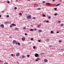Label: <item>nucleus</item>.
<instances>
[{
    "mask_svg": "<svg viewBox=\"0 0 64 64\" xmlns=\"http://www.w3.org/2000/svg\"><path fill=\"white\" fill-rule=\"evenodd\" d=\"M33 19H35V18L34 17L33 18Z\"/></svg>",
    "mask_w": 64,
    "mask_h": 64,
    "instance_id": "obj_40",
    "label": "nucleus"
},
{
    "mask_svg": "<svg viewBox=\"0 0 64 64\" xmlns=\"http://www.w3.org/2000/svg\"><path fill=\"white\" fill-rule=\"evenodd\" d=\"M58 23H61V22H60V21H58Z\"/></svg>",
    "mask_w": 64,
    "mask_h": 64,
    "instance_id": "obj_26",
    "label": "nucleus"
},
{
    "mask_svg": "<svg viewBox=\"0 0 64 64\" xmlns=\"http://www.w3.org/2000/svg\"><path fill=\"white\" fill-rule=\"evenodd\" d=\"M18 44V43H16V44Z\"/></svg>",
    "mask_w": 64,
    "mask_h": 64,
    "instance_id": "obj_48",
    "label": "nucleus"
},
{
    "mask_svg": "<svg viewBox=\"0 0 64 64\" xmlns=\"http://www.w3.org/2000/svg\"><path fill=\"white\" fill-rule=\"evenodd\" d=\"M54 10H57V8H54Z\"/></svg>",
    "mask_w": 64,
    "mask_h": 64,
    "instance_id": "obj_33",
    "label": "nucleus"
},
{
    "mask_svg": "<svg viewBox=\"0 0 64 64\" xmlns=\"http://www.w3.org/2000/svg\"><path fill=\"white\" fill-rule=\"evenodd\" d=\"M48 61V60H47V59H45L44 60V62H47Z\"/></svg>",
    "mask_w": 64,
    "mask_h": 64,
    "instance_id": "obj_7",
    "label": "nucleus"
},
{
    "mask_svg": "<svg viewBox=\"0 0 64 64\" xmlns=\"http://www.w3.org/2000/svg\"><path fill=\"white\" fill-rule=\"evenodd\" d=\"M38 42H41V40H38Z\"/></svg>",
    "mask_w": 64,
    "mask_h": 64,
    "instance_id": "obj_23",
    "label": "nucleus"
},
{
    "mask_svg": "<svg viewBox=\"0 0 64 64\" xmlns=\"http://www.w3.org/2000/svg\"><path fill=\"white\" fill-rule=\"evenodd\" d=\"M39 56V55L38 54H35V56L36 57H38Z\"/></svg>",
    "mask_w": 64,
    "mask_h": 64,
    "instance_id": "obj_2",
    "label": "nucleus"
},
{
    "mask_svg": "<svg viewBox=\"0 0 64 64\" xmlns=\"http://www.w3.org/2000/svg\"><path fill=\"white\" fill-rule=\"evenodd\" d=\"M42 3H45V1H43V2H42Z\"/></svg>",
    "mask_w": 64,
    "mask_h": 64,
    "instance_id": "obj_32",
    "label": "nucleus"
},
{
    "mask_svg": "<svg viewBox=\"0 0 64 64\" xmlns=\"http://www.w3.org/2000/svg\"><path fill=\"white\" fill-rule=\"evenodd\" d=\"M36 6H38V5L36 4Z\"/></svg>",
    "mask_w": 64,
    "mask_h": 64,
    "instance_id": "obj_50",
    "label": "nucleus"
},
{
    "mask_svg": "<svg viewBox=\"0 0 64 64\" xmlns=\"http://www.w3.org/2000/svg\"><path fill=\"white\" fill-rule=\"evenodd\" d=\"M59 43H61V42H62V41H61V40H60L59 41Z\"/></svg>",
    "mask_w": 64,
    "mask_h": 64,
    "instance_id": "obj_13",
    "label": "nucleus"
},
{
    "mask_svg": "<svg viewBox=\"0 0 64 64\" xmlns=\"http://www.w3.org/2000/svg\"><path fill=\"white\" fill-rule=\"evenodd\" d=\"M4 64H8V63H7V62H6V63H4Z\"/></svg>",
    "mask_w": 64,
    "mask_h": 64,
    "instance_id": "obj_34",
    "label": "nucleus"
},
{
    "mask_svg": "<svg viewBox=\"0 0 64 64\" xmlns=\"http://www.w3.org/2000/svg\"><path fill=\"white\" fill-rule=\"evenodd\" d=\"M26 18L27 19H30V18H31V16L30 15H28L26 16Z\"/></svg>",
    "mask_w": 64,
    "mask_h": 64,
    "instance_id": "obj_1",
    "label": "nucleus"
},
{
    "mask_svg": "<svg viewBox=\"0 0 64 64\" xmlns=\"http://www.w3.org/2000/svg\"><path fill=\"white\" fill-rule=\"evenodd\" d=\"M19 55H20V54L19 53H18L16 54V56H19Z\"/></svg>",
    "mask_w": 64,
    "mask_h": 64,
    "instance_id": "obj_5",
    "label": "nucleus"
},
{
    "mask_svg": "<svg viewBox=\"0 0 64 64\" xmlns=\"http://www.w3.org/2000/svg\"><path fill=\"white\" fill-rule=\"evenodd\" d=\"M10 27L11 28V27H12V25H11V26H10Z\"/></svg>",
    "mask_w": 64,
    "mask_h": 64,
    "instance_id": "obj_45",
    "label": "nucleus"
},
{
    "mask_svg": "<svg viewBox=\"0 0 64 64\" xmlns=\"http://www.w3.org/2000/svg\"><path fill=\"white\" fill-rule=\"evenodd\" d=\"M34 30H33V29H31V31H34Z\"/></svg>",
    "mask_w": 64,
    "mask_h": 64,
    "instance_id": "obj_22",
    "label": "nucleus"
},
{
    "mask_svg": "<svg viewBox=\"0 0 64 64\" xmlns=\"http://www.w3.org/2000/svg\"><path fill=\"white\" fill-rule=\"evenodd\" d=\"M38 32H42V30H40L39 31H38Z\"/></svg>",
    "mask_w": 64,
    "mask_h": 64,
    "instance_id": "obj_9",
    "label": "nucleus"
},
{
    "mask_svg": "<svg viewBox=\"0 0 64 64\" xmlns=\"http://www.w3.org/2000/svg\"><path fill=\"white\" fill-rule=\"evenodd\" d=\"M31 40H33V38H31Z\"/></svg>",
    "mask_w": 64,
    "mask_h": 64,
    "instance_id": "obj_38",
    "label": "nucleus"
},
{
    "mask_svg": "<svg viewBox=\"0 0 64 64\" xmlns=\"http://www.w3.org/2000/svg\"><path fill=\"white\" fill-rule=\"evenodd\" d=\"M27 57H30V55H28Z\"/></svg>",
    "mask_w": 64,
    "mask_h": 64,
    "instance_id": "obj_21",
    "label": "nucleus"
},
{
    "mask_svg": "<svg viewBox=\"0 0 64 64\" xmlns=\"http://www.w3.org/2000/svg\"><path fill=\"white\" fill-rule=\"evenodd\" d=\"M46 40V41H49V39H47Z\"/></svg>",
    "mask_w": 64,
    "mask_h": 64,
    "instance_id": "obj_25",
    "label": "nucleus"
},
{
    "mask_svg": "<svg viewBox=\"0 0 64 64\" xmlns=\"http://www.w3.org/2000/svg\"><path fill=\"white\" fill-rule=\"evenodd\" d=\"M23 29L25 30V29H26V27H24L23 28Z\"/></svg>",
    "mask_w": 64,
    "mask_h": 64,
    "instance_id": "obj_18",
    "label": "nucleus"
},
{
    "mask_svg": "<svg viewBox=\"0 0 64 64\" xmlns=\"http://www.w3.org/2000/svg\"><path fill=\"white\" fill-rule=\"evenodd\" d=\"M40 9H41V8H38V10H40Z\"/></svg>",
    "mask_w": 64,
    "mask_h": 64,
    "instance_id": "obj_41",
    "label": "nucleus"
},
{
    "mask_svg": "<svg viewBox=\"0 0 64 64\" xmlns=\"http://www.w3.org/2000/svg\"><path fill=\"white\" fill-rule=\"evenodd\" d=\"M24 35H27V34H24Z\"/></svg>",
    "mask_w": 64,
    "mask_h": 64,
    "instance_id": "obj_39",
    "label": "nucleus"
},
{
    "mask_svg": "<svg viewBox=\"0 0 64 64\" xmlns=\"http://www.w3.org/2000/svg\"><path fill=\"white\" fill-rule=\"evenodd\" d=\"M48 19H50L51 18V17L50 16H49L48 17Z\"/></svg>",
    "mask_w": 64,
    "mask_h": 64,
    "instance_id": "obj_24",
    "label": "nucleus"
},
{
    "mask_svg": "<svg viewBox=\"0 0 64 64\" xmlns=\"http://www.w3.org/2000/svg\"><path fill=\"white\" fill-rule=\"evenodd\" d=\"M50 33H52V34L53 33H54L53 31H51V32H50Z\"/></svg>",
    "mask_w": 64,
    "mask_h": 64,
    "instance_id": "obj_16",
    "label": "nucleus"
},
{
    "mask_svg": "<svg viewBox=\"0 0 64 64\" xmlns=\"http://www.w3.org/2000/svg\"><path fill=\"white\" fill-rule=\"evenodd\" d=\"M59 32H56V33H59Z\"/></svg>",
    "mask_w": 64,
    "mask_h": 64,
    "instance_id": "obj_46",
    "label": "nucleus"
},
{
    "mask_svg": "<svg viewBox=\"0 0 64 64\" xmlns=\"http://www.w3.org/2000/svg\"><path fill=\"white\" fill-rule=\"evenodd\" d=\"M19 14L20 15H22V14L20 13H19Z\"/></svg>",
    "mask_w": 64,
    "mask_h": 64,
    "instance_id": "obj_31",
    "label": "nucleus"
},
{
    "mask_svg": "<svg viewBox=\"0 0 64 64\" xmlns=\"http://www.w3.org/2000/svg\"><path fill=\"white\" fill-rule=\"evenodd\" d=\"M33 48L34 49H35V48H36V47H35V46H34L33 47Z\"/></svg>",
    "mask_w": 64,
    "mask_h": 64,
    "instance_id": "obj_29",
    "label": "nucleus"
},
{
    "mask_svg": "<svg viewBox=\"0 0 64 64\" xmlns=\"http://www.w3.org/2000/svg\"><path fill=\"white\" fill-rule=\"evenodd\" d=\"M0 62H2V61H1V60H0Z\"/></svg>",
    "mask_w": 64,
    "mask_h": 64,
    "instance_id": "obj_51",
    "label": "nucleus"
},
{
    "mask_svg": "<svg viewBox=\"0 0 64 64\" xmlns=\"http://www.w3.org/2000/svg\"><path fill=\"white\" fill-rule=\"evenodd\" d=\"M1 27H2V28H4V25L2 24L1 25Z\"/></svg>",
    "mask_w": 64,
    "mask_h": 64,
    "instance_id": "obj_6",
    "label": "nucleus"
},
{
    "mask_svg": "<svg viewBox=\"0 0 64 64\" xmlns=\"http://www.w3.org/2000/svg\"><path fill=\"white\" fill-rule=\"evenodd\" d=\"M8 3H10V2H9V1H8Z\"/></svg>",
    "mask_w": 64,
    "mask_h": 64,
    "instance_id": "obj_37",
    "label": "nucleus"
},
{
    "mask_svg": "<svg viewBox=\"0 0 64 64\" xmlns=\"http://www.w3.org/2000/svg\"><path fill=\"white\" fill-rule=\"evenodd\" d=\"M61 26H63V24H61Z\"/></svg>",
    "mask_w": 64,
    "mask_h": 64,
    "instance_id": "obj_44",
    "label": "nucleus"
},
{
    "mask_svg": "<svg viewBox=\"0 0 64 64\" xmlns=\"http://www.w3.org/2000/svg\"><path fill=\"white\" fill-rule=\"evenodd\" d=\"M11 55L12 56H13V54H12Z\"/></svg>",
    "mask_w": 64,
    "mask_h": 64,
    "instance_id": "obj_42",
    "label": "nucleus"
},
{
    "mask_svg": "<svg viewBox=\"0 0 64 64\" xmlns=\"http://www.w3.org/2000/svg\"><path fill=\"white\" fill-rule=\"evenodd\" d=\"M14 9H15V10H16V9H17V7H15L14 8Z\"/></svg>",
    "mask_w": 64,
    "mask_h": 64,
    "instance_id": "obj_20",
    "label": "nucleus"
},
{
    "mask_svg": "<svg viewBox=\"0 0 64 64\" xmlns=\"http://www.w3.org/2000/svg\"><path fill=\"white\" fill-rule=\"evenodd\" d=\"M22 41H25V38L24 37H23L22 38Z\"/></svg>",
    "mask_w": 64,
    "mask_h": 64,
    "instance_id": "obj_3",
    "label": "nucleus"
},
{
    "mask_svg": "<svg viewBox=\"0 0 64 64\" xmlns=\"http://www.w3.org/2000/svg\"><path fill=\"white\" fill-rule=\"evenodd\" d=\"M0 17H1V16L0 15Z\"/></svg>",
    "mask_w": 64,
    "mask_h": 64,
    "instance_id": "obj_49",
    "label": "nucleus"
},
{
    "mask_svg": "<svg viewBox=\"0 0 64 64\" xmlns=\"http://www.w3.org/2000/svg\"><path fill=\"white\" fill-rule=\"evenodd\" d=\"M35 30H36V29H35Z\"/></svg>",
    "mask_w": 64,
    "mask_h": 64,
    "instance_id": "obj_52",
    "label": "nucleus"
},
{
    "mask_svg": "<svg viewBox=\"0 0 64 64\" xmlns=\"http://www.w3.org/2000/svg\"><path fill=\"white\" fill-rule=\"evenodd\" d=\"M16 30H18V28H16Z\"/></svg>",
    "mask_w": 64,
    "mask_h": 64,
    "instance_id": "obj_30",
    "label": "nucleus"
},
{
    "mask_svg": "<svg viewBox=\"0 0 64 64\" xmlns=\"http://www.w3.org/2000/svg\"><path fill=\"white\" fill-rule=\"evenodd\" d=\"M58 14H57V13H56V14H54V15L55 16H56V15H57Z\"/></svg>",
    "mask_w": 64,
    "mask_h": 64,
    "instance_id": "obj_15",
    "label": "nucleus"
},
{
    "mask_svg": "<svg viewBox=\"0 0 64 64\" xmlns=\"http://www.w3.org/2000/svg\"><path fill=\"white\" fill-rule=\"evenodd\" d=\"M46 4H47V5H51V4H50V3H46Z\"/></svg>",
    "mask_w": 64,
    "mask_h": 64,
    "instance_id": "obj_11",
    "label": "nucleus"
},
{
    "mask_svg": "<svg viewBox=\"0 0 64 64\" xmlns=\"http://www.w3.org/2000/svg\"><path fill=\"white\" fill-rule=\"evenodd\" d=\"M12 42L13 43H14V44H15L16 42V41L15 40H14Z\"/></svg>",
    "mask_w": 64,
    "mask_h": 64,
    "instance_id": "obj_4",
    "label": "nucleus"
},
{
    "mask_svg": "<svg viewBox=\"0 0 64 64\" xmlns=\"http://www.w3.org/2000/svg\"><path fill=\"white\" fill-rule=\"evenodd\" d=\"M52 1L53 2H54V1H55V0H53Z\"/></svg>",
    "mask_w": 64,
    "mask_h": 64,
    "instance_id": "obj_47",
    "label": "nucleus"
},
{
    "mask_svg": "<svg viewBox=\"0 0 64 64\" xmlns=\"http://www.w3.org/2000/svg\"><path fill=\"white\" fill-rule=\"evenodd\" d=\"M43 17H45L46 16V15L44 14H43Z\"/></svg>",
    "mask_w": 64,
    "mask_h": 64,
    "instance_id": "obj_17",
    "label": "nucleus"
},
{
    "mask_svg": "<svg viewBox=\"0 0 64 64\" xmlns=\"http://www.w3.org/2000/svg\"><path fill=\"white\" fill-rule=\"evenodd\" d=\"M18 45H20V43H19V42L18 43Z\"/></svg>",
    "mask_w": 64,
    "mask_h": 64,
    "instance_id": "obj_19",
    "label": "nucleus"
},
{
    "mask_svg": "<svg viewBox=\"0 0 64 64\" xmlns=\"http://www.w3.org/2000/svg\"><path fill=\"white\" fill-rule=\"evenodd\" d=\"M6 17H9V15H8L6 16Z\"/></svg>",
    "mask_w": 64,
    "mask_h": 64,
    "instance_id": "obj_27",
    "label": "nucleus"
},
{
    "mask_svg": "<svg viewBox=\"0 0 64 64\" xmlns=\"http://www.w3.org/2000/svg\"><path fill=\"white\" fill-rule=\"evenodd\" d=\"M25 58V56H22V58Z\"/></svg>",
    "mask_w": 64,
    "mask_h": 64,
    "instance_id": "obj_14",
    "label": "nucleus"
},
{
    "mask_svg": "<svg viewBox=\"0 0 64 64\" xmlns=\"http://www.w3.org/2000/svg\"><path fill=\"white\" fill-rule=\"evenodd\" d=\"M60 5V4H57L56 6H59Z\"/></svg>",
    "mask_w": 64,
    "mask_h": 64,
    "instance_id": "obj_12",
    "label": "nucleus"
},
{
    "mask_svg": "<svg viewBox=\"0 0 64 64\" xmlns=\"http://www.w3.org/2000/svg\"><path fill=\"white\" fill-rule=\"evenodd\" d=\"M12 26H16V24H12Z\"/></svg>",
    "mask_w": 64,
    "mask_h": 64,
    "instance_id": "obj_10",
    "label": "nucleus"
},
{
    "mask_svg": "<svg viewBox=\"0 0 64 64\" xmlns=\"http://www.w3.org/2000/svg\"><path fill=\"white\" fill-rule=\"evenodd\" d=\"M28 1H30V0H28Z\"/></svg>",
    "mask_w": 64,
    "mask_h": 64,
    "instance_id": "obj_53",
    "label": "nucleus"
},
{
    "mask_svg": "<svg viewBox=\"0 0 64 64\" xmlns=\"http://www.w3.org/2000/svg\"><path fill=\"white\" fill-rule=\"evenodd\" d=\"M39 60V58H37V59L36 60V61H38V60Z\"/></svg>",
    "mask_w": 64,
    "mask_h": 64,
    "instance_id": "obj_8",
    "label": "nucleus"
},
{
    "mask_svg": "<svg viewBox=\"0 0 64 64\" xmlns=\"http://www.w3.org/2000/svg\"><path fill=\"white\" fill-rule=\"evenodd\" d=\"M9 38H12V37L11 36H9Z\"/></svg>",
    "mask_w": 64,
    "mask_h": 64,
    "instance_id": "obj_36",
    "label": "nucleus"
},
{
    "mask_svg": "<svg viewBox=\"0 0 64 64\" xmlns=\"http://www.w3.org/2000/svg\"><path fill=\"white\" fill-rule=\"evenodd\" d=\"M46 22L47 23H49V21L48 20Z\"/></svg>",
    "mask_w": 64,
    "mask_h": 64,
    "instance_id": "obj_35",
    "label": "nucleus"
},
{
    "mask_svg": "<svg viewBox=\"0 0 64 64\" xmlns=\"http://www.w3.org/2000/svg\"><path fill=\"white\" fill-rule=\"evenodd\" d=\"M16 0V1H17V0Z\"/></svg>",
    "mask_w": 64,
    "mask_h": 64,
    "instance_id": "obj_54",
    "label": "nucleus"
},
{
    "mask_svg": "<svg viewBox=\"0 0 64 64\" xmlns=\"http://www.w3.org/2000/svg\"><path fill=\"white\" fill-rule=\"evenodd\" d=\"M52 46H49V47H50H50H52Z\"/></svg>",
    "mask_w": 64,
    "mask_h": 64,
    "instance_id": "obj_28",
    "label": "nucleus"
},
{
    "mask_svg": "<svg viewBox=\"0 0 64 64\" xmlns=\"http://www.w3.org/2000/svg\"><path fill=\"white\" fill-rule=\"evenodd\" d=\"M39 26H40V25H39L38 26H37V27H39Z\"/></svg>",
    "mask_w": 64,
    "mask_h": 64,
    "instance_id": "obj_43",
    "label": "nucleus"
}]
</instances>
